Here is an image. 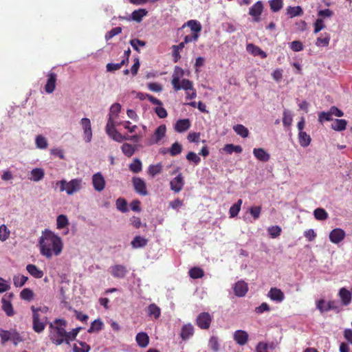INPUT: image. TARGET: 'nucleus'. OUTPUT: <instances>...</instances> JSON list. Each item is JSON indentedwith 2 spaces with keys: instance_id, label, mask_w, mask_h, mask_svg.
<instances>
[{
  "instance_id": "nucleus-1",
  "label": "nucleus",
  "mask_w": 352,
  "mask_h": 352,
  "mask_svg": "<svg viewBox=\"0 0 352 352\" xmlns=\"http://www.w3.org/2000/svg\"><path fill=\"white\" fill-rule=\"evenodd\" d=\"M40 253L47 258L58 256L63 250V243L61 238L49 230L42 232L38 241Z\"/></svg>"
},
{
  "instance_id": "nucleus-2",
  "label": "nucleus",
  "mask_w": 352,
  "mask_h": 352,
  "mask_svg": "<svg viewBox=\"0 0 352 352\" xmlns=\"http://www.w3.org/2000/svg\"><path fill=\"white\" fill-rule=\"evenodd\" d=\"M67 321L64 319L56 318L49 324V338L52 344L59 346L66 344L67 331H66Z\"/></svg>"
},
{
  "instance_id": "nucleus-3",
  "label": "nucleus",
  "mask_w": 352,
  "mask_h": 352,
  "mask_svg": "<svg viewBox=\"0 0 352 352\" xmlns=\"http://www.w3.org/2000/svg\"><path fill=\"white\" fill-rule=\"evenodd\" d=\"M32 311V329L37 333H42L48 323V319L46 313L48 311L47 307L36 308L34 306L31 307Z\"/></svg>"
},
{
  "instance_id": "nucleus-4",
  "label": "nucleus",
  "mask_w": 352,
  "mask_h": 352,
  "mask_svg": "<svg viewBox=\"0 0 352 352\" xmlns=\"http://www.w3.org/2000/svg\"><path fill=\"white\" fill-rule=\"evenodd\" d=\"M82 182L81 179H73L69 182L61 180L56 182V186H60V192L65 190L67 195H71L81 189Z\"/></svg>"
},
{
  "instance_id": "nucleus-5",
  "label": "nucleus",
  "mask_w": 352,
  "mask_h": 352,
  "mask_svg": "<svg viewBox=\"0 0 352 352\" xmlns=\"http://www.w3.org/2000/svg\"><path fill=\"white\" fill-rule=\"evenodd\" d=\"M212 322V317L208 312H201L196 319L197 325L201 329H208Z\"/></svg>"
},
{
  "instance_id": "nucleus-6",
  "label": "nucleus",
  "mask_w": 352,
  "mask_h": 352,
  "mask_svg": "<svg viewBox=\"0 0 352 352\" xmlns=\"http://www.w3.org/2000/svg\"><path fill=\"white\" fill-rule=\"evenodd\" d=\"M132 183L134 190L138 194L142 196H146L148 195L146 185L143 179L138 177H133L132 178Z\"/></svg>"
},
{
  "instance_id": "nucleus-7",
  "label": "nucleus",
  "mask_w": 352,
  "mask_h": 352,
  "mask_svg": "<svg viewBox=\"0 0 352 352\" xmlns=\"http://www.w3.org/2000/svg\"><path fill=\"white\" fill-rule=\"evenodd\" d=\"M263 11V4L262 1H258L249 10V14L253 17V21L259 22L261 21V15Z\"/></svg>"
},
{
  "instance_id": "nucleus-8",
  "label": "nucleus",
  "mask_w": 352,
  "mask_h": 352,
  "mask_svg": "<svg viewBox=\"0 0 352 352\" xmlns=\"http://www.w3.org/2000/svg\"><path fill=\"white\" fill-rule=\"evenodd\" d=\"M92 184L94 188L98 191H102L106 185V182L101 173H96L92 176Z\"/></svg>"
},
{
  "instance_id": "nucleus-9",
  "label": "nucleus",
  "mask_w": 352,
  "mask_h": 352,
  "mask_svg": "<svg viewBox=\"0 0 352 352\" xmlns=\"http://www.w3.org/2000/svg\"><path fill=\"white\" fill-rule=\"evenodd\" d=\"M109 272L114 278H123L126 275L128 270L123 265H114L110 267Z\"/></svg>"
},
{
  "instance_id": "nucleus-10",
  "label": "nucleus",
  "mask_w": 352,
  "mask_h": 352,
  "mask_svg": "<svg viewBox=\"0 0 352 352\" xmlns=\"http://www.w3.org/2000/svg\"><path fill=\"white\" fill-rule=\"evenodd\" d=\"M80 124L84 131V139L85 142H90L92 138V130L90 120L87 118H82Z\"/></svg>"
},
{
  "instance_id": "nucleus-11",
  "label": "nucleus",
  "mask_w": 352,
  "mask_h": 352,
  "mask_svg": "<svg viewBox=\"0 0 352 352\" xmlns=\"http://www.w3.org/2000/svg\"><path fill=\"white\" fill-rule=\"evenodd\" d=\"M166 127L164 124L159 126L150 140V144H158L166 135Z\"/></svg>"
},
{
  "instance_id": "nucleus-12",
  "label": "nucleus",
  "mask_w": 352,
  "mask_h": 352,
  "mask_svg": "<svg viewBox=\"0 0 352 352\" xmlns=\"http://www.w3.org/2000/svg\"><path fill=\"white\" fill-rule=\"evenodd\" d=\"M184 75V71L182 68L178 66H175L173 74L172 75V85L173 88H181L180 80Z\"/></svg>"
},
{
  "instance_id": "nucleus-13",
  "label": "nucleus",
  "mask_w": 352,
  "mask_h": 352,
  "mask_svg": "<svg viewBox=\"0 0 352 352\" xmlns=\"http://www.w3.org/2000/svg\"><path fill=\"white\" fill-rule=\"evenodd\" d=\"M345 232L341 228H335L329 233V240L335 244L340 243L344 238Z\"/></svg>"
},
{
  "instance_id": "nucleus-14",
  "label": "nucleus",
  "mask_w": 352,
  "mask_h": 352,
  "mask_svg": "<svg viewBox=\"0 0 352 352\" xmlns=\"http://www.w3.org/2000/svg\"><path fill=\"white\" fill-rule=\"evenodd\" d=\"M233 289L236 296L243 297L248 291V285L244 280H239L234 284Z\"/></svg>"
},
{
  "instance_id": "nucleus-15",
  "label": "nucleus",
  "mask_w": 352,
  "mask_h": 352,
  "mask_svg": "<svg viewBox=\"0 0 352 352\" xmlns=\"http://www.w3.org/2000/svg\"><path fill=\"white\" fill-rule=\"evenodd\" d=\"M184 186V177L181 173L173 178L170 182V189L175 192H180Z\"/></svg>"
},
{
  "instance_id": "nucleus-16",
  "label": "nucleus",
  "mask_w": 352,
  "mask_h": 352,
  "mask_svg": "<svg viewBox=\"0 0 352 352\" xmlns=\"http://www.w3.org/2000/svg\"><path fill=\"white\" fill-rule=\"evenodd\" d=\"M249 336L243 330H236L233 334L234 341L239 345H245L248 340Z\"/></svg>"
},
{
  "instance_id": "nucleus-17",
  "label": "nucleus",
  "mask_w": 352,
  "mask_h": 352,
  "mask_svg": "<svg viewBox=\"0 0 352 352\" xmlns=\"http://www.w3.org/2000/svg\"><path fill=\"white\" fill-rule=\"evenodd\" d=\"M267 296L271 300L278 302H282L285 298L284 293L277 287H272Z\"/></svg>"
},
{
  "instance_id": "nucleus-18",
  "label": "nucleus",
  "mask_w": 352,
  "mask_h": 352,
  "mask_svg": "<svg viewBox=\"0 0 352 352\" xmlns=\"http://www.w3.org/2000/svg\"><path fill=\"white\" fill-rule=\"evenodd\" d=\"M190 127V122L188 118L180 119L175 124V130L178 133H183Z\"/></svg>"
},
{
  "instance_id": "nucleus-19",
  "label": "nucleus",
  "mask_w": 352,
  "mask_h": 352,
  "mask_svg": "<svg viewBox=\"0 0 352 352\" xmlns=\"http://www.w3.org/2000/svg\"><path fill=\"white\" fill-rule=\"evenodd\" d=\"M254 157L259 161L266 162L270 159V155L262 148H255L253 149Z\"/></svg>"
},
{
  "instance_id": "nucleus-20",
  "label": "nucleus",
  "mask_w": 352,
  "mask_h": 352,
  "mask_svg": "<svg viewBox=\"0 0 352 352\" xmlns=\"http://www.w3.org/2000/svg\"><path fill=\"white\" fill-rule=\"evenodd\" d=\"M334 301H329L327 304L324 300H320L317 302V308L320 312L328 311L329 310L336 309L337 307Z\"/></svg>"
},
{
  "instance_id": "nucleus-21",
  "label": "nucleus",
  "mask_w": 352,
  "mask_h": 352,
  "mask_svg": "<svg viewBox=\"0 0 352 352\" xmlns=\"http://www.w3.org/2000/svg\"><path fill=\"white\" fill-rule=\"evenodd\" d=\"M1 303L2 309L6 313V316L8 317L13 316L14 315V311L10 300L6 299V297H3L1 299Z\"/></svg>"
},
{
  "instance_id": "nucleus-22",
  "label": "nucleus",
  "mask_w": 352,
  "mask_h": 352,
  "mask_svg": "<svg viewBox=\"0 0 352 352\" xmlns=\"http://www.w3.org/2000/svg\"><path fill=\"white\" fill-rule=\"evenodd\" d=\"M26 270L35 278H41L44 275L43 272L34 264L27 265Z\"/></svg>"
},
{
  "instance_id": "nucleus-23",
  "label": "nucleus",
  "mask_w": 352,
  "mask_h": 352,
  "mask_svg": "<svg viewBox=\"0 0 352 352\" xmlns=\"http://www.w3.org/2000/svg\"><path fill=\"white\" fill-rule=\"evenodd\" d=\"M246 50L249 53L253 54L254 56H261L263 58L267 57V54L265 52L252 43L248 44Z\"/></svg>"
},
{
  "instance_id": "nucleus-24",
  "label": "nucleus",
  "mask_w": 352,
  "mask_h": 352,
  "mask_svg": "<svg viewBox=\"0 0 352 352\" xmlns=\"http://www.w3.org/2000/svg\"><path fill=\"white\" fill-rule=\"evenodd\" d=\"M135 340L138 344L142 348L147 346L149 343L148 336L144 332L138 333L136 335Z\"/></svg>"
},
{
  "instance_id": "nucleus-25",
  "label": "nucleus",
  "mask_w": 352,
  "mask_h": 352,
  "mask_svg": "<svg viewBox=\"0 0 352 352\" xmlns=\"http://www.w3.org/2000/svg\"><path fill=\"white\" fill-rule=\"evenodd\" d=\"M339 296L344 305H348L351 301V293L345 288H341L339 291Z\"/></svg>"
},
{
  "instance_id": "nucleus-26",
  "label": "nucleus",
  "mask_w": 352,
  "mask_h": 352,
  "mask_svg": "<svg viewBox=\"0 0 352 352\" xmlns=\"http://www.w3.org/2000/svg\"><path fill=\"white\" fill-rule=\"evenodd\" d=\"M194 328L190 324H185L182 327L181 331V338L182 340H187L193 335Z\"/></svg>"
},
{
  "instance_id": "nucleus-27",
  "label": "nucleus",
  "mask_w": 352,
  "mask_h": 352,
  "mask_svg": "<svg viewBox=\"0 0 352 352\" xmlns=\"http://www.w3.org/2000/svg\"><path fill=\"white\" fill-rule=\"evenodd\" d=\"M148 243V240L140 236H136L131 242V245L135 249L145 247Z\"/></svg>"
},
{
  "instance_id": "nucleus-28",
  "label": "nucleus",
  "mask_w": 352,
  "mask_h": 352,
  "mask_svg": "<svg viewBox=\"0 0 352 352\" xmlns=\"http://www.w3.org/2000/svg\"><path fill=\"white\" fill-rule=\"evenodd\" d=\"M347 121L344 119H336L331 124V129L336 131H342L346 129Z\"/></svg>"
},
{
  "instance_id": "nucleus-29",
  "label": "nucleus",
  "mask_w": 352,
  "mask_h": 352,
  "mask_svg": "<svg viewBox=\"0 0 352 352\" xmlns=\"http://www.w3.org/2000/svg\"><path fill=\"white\" fill-rule=\"evenodd\" d=\"M147 314L151 317L153 316L155 319H157L160 316L161 309L155 303H152L147 307Z\"/></svg>"
},
{
  "instance_id": "nucleus-30",
  "label": "nucleus",
  "mask_w": 352,
  "mask_h": 352,
  "mask_svg": "<svg viewBox=\"0 0 352 352\" xmlns=\"http://www.w3.org/2000/svg\"><path fill=\"white\" fill-rule=\"evenodd\" d=\"M311 137L305 131H300L298 133V142L301 146L307 147L310 144Z\"/></svg>"
},
{
  "instance_id": "nucleus-31",
  "label": "nucleus",
  "mask_w": 352,
  "mask_h": 352,
  "mask_svg": "<svg viewBox=\"0 0 352 352\" xmlns=\"http://www.w3.org/2000/svg\"><path fill=\"white\" fill-rule=\"evenodd\" d=\"M129 170L133 173H138L142 170V164L140 159L134 158L129 165Z\"/></svg>"
},
{
  "instance_id": "nucleus-32",
  "label": "nucleus",
  "mask_w": 352,
  "mask_h": 352,
  "mask_svg": "<svg viewBox=\"0 0 352 352\" xmlns=\"http://www.w3.org/2000/svg\"><path fill=\"white\" fill-rule=\"evenodd\" d=\"M187 25L193 32V34H198L201 31V23L197 20H190L183 27Z\"/></svg>"
},
{
  "instance_id": "nucleus-33",
  "label": "nucleus",
  "mask_w": 352,
  "mask_h": 352,
  "mask_svg": "<svg viewBox=\"0 0 352 352\" xmlns=\"http://www.w3.org/2000/svg\"><path fill=\"white\" fill-rule=\"evenodd\" d=\"M90 350V346L86 342L82 341H77L76 344H74L73 351L74 352H89Z\"/></svg>"
},
{
  "instance_id": "nucleus-34",
  "label": "nucleus",
  "mask_w": 352,
  "mask_h": 352,
  "mask_svg": "<svg viewBox=\"0 0 352 352\" xmlns=\"http://www.w3.org/2000/svg\"><path fill=\"white\" fill-rule=\"evenodd\" d=\"M47 79L45 88H55L57 80V75L54 72L50 71L47 75Z\"/></svg>"
},
{
  "instance_id": "nucleus-35",
  "label": "nucleus",
  "mask_w": 352,
  "mask_h": 352,
  "mask_svg": "<svg viewBox=\"0 0 352 352\" xmlns=\"http://www.w3.org/2000/svg\"><path fill=\"white\" fill-rule=\"evenodd\" d=\"M148 12L145 9H138L136 10H134L131 14V19L140 22L142 20V18L145 16L147 14Z\"/></svg>"
},
{
  "instance_id": "nucleus-36",
  "label": "nucleus",
  "mask_w": 352,
  "mask_h": 352,
  "mask_svg": "<svg viewBox=\"0 0 352 352\" xmlns=\"http://www.w3.org/2000/svg\"><path fill=\"white\" fill-rule=\"evenodd\" d=\"M122 153L128 157H131L135 152V146L129 143H124L121 146Z\"/></svg>"
},
{
  "instance_id": "nucleus-37",
  "label": "nucleus",
  "mask_w": 352,
  "mask_h": 352,
  "mask_svg": "<svg viewBox=\"0 0 352 352\" xmlns=\"http://www.w3.org/2000/svg\"><path fill=\"white\" fill-rule=\"evenodd\" d=\"M44 170L42 168H34L31 171L32 177L30 178V179L34 182H38L44 177Z\"/></svg>"
},
{
  "instance_id": "nucleus-38",
  "label": "nucleus",
  "mask_w": 352,
  "mask_h": 352,
  "mask_svg": "<svg viewBox=\"0 0 352 352\" xmlns=\"http://www.w3.org/2000/svg\"><path fill=\"white\" fill-rule=\"evenodd\" d=\"M162 170V165L161 163H158L157 164L150 165L147 170V173L151 176L152 177L155 175L160 174Z\"/></svg>"
},
{
  "instance_id": "nucleus-39",
  "label": "nucleus",
  "mask_w": 352,
  "mask_h": 352,
  "mask_svg": "<svg viewBox=\"0 0 352 352\" xmlns=\"http://www.w3.org/2000/svg\"><path fill=\"white\" fill-rule=\"evenodd\" d=\"M287 14L289 15L291 18L301 16L303 14L302 9L300 6H298L296 7L289 6L287 8Z\"/></svg>"
},
{
  "instance_id": "nucleus-40",
  "label": "nucleus",
  "mask_w": 352,
  "mask_h": 352,
  "mask_svg": "<svg viewBox=\"0 0 352 352\" xmlns=\"http://www.w3.org/2000/svg\"><path fill=\"white\" fill-rule=\"evenodd\" d=\"M102 327L103 322L100 319H96L91 322L89 329L87 330V332L89 333L98 332L102 329Z\"/></svg>"
},
{
  "instance_id": "nucleus-41",
  "label": "nucleus",
  "mask_w": 352,
  "mask_h": 352,
  "mask_svg": "<svg viewBox=\"0 0 352 352\" xmlns=\"http://www.w3.org/2000/svg\"><path fill=\"white\" fill-rule=\"evenodd\" d=\"M189 276L193 279L200 278L204 276V270L197 267H194L189 270Z\"/></svg>"
},
{
  "instance_id": "nucleus-42",
  "label": "nucleus",
  "mask_w": 352,
  "mask_h": 352,
  "mask_svg": "<svg viewBox=\"0 0 352 352\" xmlns=\"http://www.w3.org/2000/svg\"><path fill=\"white\" fill-rule=\"evenodd\" d=\"M28 277L24 275H16L13 277V283L16 287H21L28 281Z\"/></svg>"
},
{
  "instance_id": "nucleus-43",
  "label": "nucleus",
  "mask_w": 352,
  "mask_h": 352,
  "mask_svg": "<svg viewBox=\"0 0 352 352\" xmlns=\"http://www.w3.org/2000/svg\"><path fill=\"white\" fill-rule=\"evenodd\" d=\"M34 294L33 291L29 288L23 289L20 293V297L21 299L27 301H31L33 300Z\"/></svg>"
},
{
  "instance_id": "nucleus-44",
  "label": "nucleus",
  "mask_w": 352,
  "mask_h": 352,
  "mask_svg": "<svg viewBox=\"0 0 352 352\" xmlns=\"http://www.w3.org/2000/svg\"><path fill=\"white\" fill-rule=\"evenodd\" d=\"M107 135L118 142H122L124 140H126V135H122L116 129L110 131Z\"/></svg>"
},
{
  "instance_id": "nucleus-45",
  "label": "nucleus",
  "mask_w": 352,
  "mask_h": 352,
  "mask_svg": "<svg viewBox=\"0 0 352 352\" xmlns=\"http://www.w3.org/2000/svg\"><path fill=\"white\" fill-rule=\"evenodd\" d=\"M233 129L236 134L239 135L242 138H247L249 135L248 129L242 124H236L234 126Z\"/></svg>"
},
{
  "instance_id": "nucleus-46",
  "label": "nucleus",
  "mask_w": 352,
  "mask_h": 352,
  "mask_svg": "<svg viewBox=\"0 0 352 352\" xmlns=\"http://www.w3.org/2000/svg\"><path fill=\"white\" fill-rule=\"evenodd\" d=\"M242 199H239L234 204H233L229 210L230 217H234L238 215L241 206L242 204Z\"/></svg>"
},
{
  "instance_id": "nucleus-47",
  "label": "nucleus",
  "mask_w": 352,
  "mask_h": 352,
  "mask_svg": "<svg viewBox=\"0 0 352 352\" xmlns=\"http://www.w3.org/2000/svg\"><path fill=\"white\" fill-rule=\"evenodd\" d=\"M314 214L315 218L320 221L326 220L328 218V213L324 209L321 208H316L314 212Z\"/></svg>"
},
{
  "instance_id": "nucleus-48",
  "label": "nucleus",
  "mask_w": 352,
  "mask_h": 352,
  "mask_svg": "<svg viewBox=\"0 0 352 352\" xmlns=\"http://www.w3.org/2000/svg\"><path fill=\"white\" fill-rule=\"evenodd\" d=\"M69 224L68 219L65 214H60L56 219L57 228L60 230L65 228Z\"/></svg>"
},
{
  "instance_id": "nucleus-49",
  "label": "nucleus",
  "mask_w": 352,
  "mask_h": 352,
  "mask_svg": "<svg viewBox=\"0 0 352 352\" xmlns=\"http://www.w3.org/2000/svg\"><path fill=\"white\" fill-rule=\"evenodd\" d=\"M182 151V145L176 142L172 144L170 148L168 149V152L171 156H175L180 154Z\"/></svg>"
},
{
  "instance_id": "nucleus-50",
  "label": "nucleus",
  "mask_w": 352,
  "mask_h": 352,
  "mask_svg": "<svg viewBox=\"0 0 352 352\" xmlns=\"http://www.w3.org/2000/svg\"><path fill=\"white\" fill-rule=\"evenodd\" d=\"M224 150L228 153L231 154L233 152L241 153L243 151L242 147L239 145H234L232 144H228L224 146Z\"/></svg>"
},
{
  "instance_id": "nucleus-51",
  "label": "nucleus",
  "mask_w": 352,
  "mask_h": 352,
  "mask_svg": "<svg viewBox=\"0 0 352 352\" xmlns=\"http://www.w3.org/2000/svg\"><path fill=\"white\" fill-rule=\"evenodd\" d=\"M324 37H318L316 39V45L320 46H328L330 42V35L327 33H324Z\"/></svg>"
},
{
  "instance_id": "nucleus-52",
  "label": "nucleus",
  "mask_w": 352,
  "mask_h": 352,
  "mask_svg": "<svg viewBox=\"0 0 352 352\" xmlns=\"http://www.w3.org/2000/svg\"><path fill=\"white\" fill-rule=\"evenodd\" d=\"M269 3L270 9L274 12L279 11L283 5V0H270Z\"/></svg>"
},
{
  "instance_id": "nucleus-53",
  "label": "nucleus",
  "mask_w": 352,
  "mask_h": 352,
  "mask_svg": "<svg viewBox=\"0 0 352 352\" xmlns=\"http://www.w3.org/2000/svg\"><path fill=\"white\" fill-rule=\"evenodd\" d=\"M124 64L125 59H122V60L119 63H108L106 66L107 71L109 72L117 71L120 69Z\"/></svg>"
},
{
  "instance_id": "nucleus-54",
  "label": "nucleus",
  "mask_w": 352,
  "mask_h": 352,
  "mask_svg": "<svg viewBox=\"0 0 352 352\" xmlns=\"http://www.w3.org/2000/svg\"><path fill=\"white\" fill-rule=\"evenodd\" d=\"M116 208L118 210L126 212L128 211L127 208V203L126 201L124 198H118L116 200Z\"/></svg>"
},
{
  "instance_id": "nucleus-55",
  "label": "nucleus",
  "mask_w": 352,
  "mask_h": 352,
  "mask_svg": "<svg viewBox=\"0 0 352 352\" xmlns=\"http://www.w3.org/2000/svg\"><path fill=\"white\" fill-rule=\"evenodd\" d=\"M80 327H77L75 329H73L71 331H67V344H70V341L74 340L76 338V336L79 331H80Z\"/></svg>"
},
{
  "instance_id": "nucleus-56",
  "label": "nucleus",
  "mask_w": 352,
  "mask_h": 352,
  "mask_svg": "<svg viewBox=\"0 0 352 352\" xmlns=\"http://www.w3.org/2000/svg\"><path fill=\"white\" fill-rule=\"evenodd\" d=\"M267 231L272 238H276L280 235L281 228L278 226H273L270 227Z\"/></svg>"
},
{
  "instance_id": "nucleus-57",
  "label": "nucleus",
  "mask_w": 352,
  "mask_h": 352,
  "mask_svg": "<svg viewBox=\"0 0 352 352\" xmlns=\"http://www.w3.org/2000/svg\"><path fill=\"white\" fill-rule=\"evenodd\" d=\"M208 345L214 352H217L219 349V344L217 337L212 336L209 340Z\"/></svg>"
},
{
  "instance_id": "nucleus-58",
  "label": "nucleus",
  "mask_w": 352,
  "mask_h": 352,
  "mask_svg": "<svg viewBox=\"0 0 352 352\" xmlns=\"http://www.w3.org/2000/svg\"><path fill=\"white\" fill-rule=\"evenodd\" d=\"M292 123V116L291 113L285 110L283 112V124L285 126H291Z\"/></svg>"
},
{
  "instance_id": "nucleus-59",
  "label": "nucleus",
  "mask_w": 352,
  "mask_h": 352,
  "mask_svg": "<svg viewBox=\"0 0 352 352\" xmlns=\"http://www.w3.org/2000/svg\"><path fill=\"white\" fill-rule=\"evenodd\" d=\"M36 144L38 148L41 149L46 148L48 145L47 140L42 135L36 136Z\"/></svg>"
},
{
  "instance_id": "nucleus-60",
  "label": "nucleus",
  "mask_w": 352,
  "mask_h": 352,
  "mask_svg": "<svg viewBox=\"0 0 352 352\" xmlns=\"http://www.w3.org/2000/svg\"><path fill=\"white\" fill-rule=\"evenodd\" d=\"M10 236V230L4 224L0 226V240L4 241L8 239Z\"/></svg>"
},
{
  "instance_id": "nucleus-61",
  "label": "nucleus",
  "mask_w": 352,
  "mask_h": 352,
  "mask_svg": "<svg viewBox=\"0 0 352 352\" xmlns=\"http://www.w3.org/2000/svg\"><path fill=\"white\" fill-rule=\"evenodd\" d=\"M12 336V331L4 330L0 328V337L2 344H5L6 342L10 340Z\"/></svg>"
},
{
  "instance_id": "nucleus-62",
  "label": "nucleus",
  "mask_w": 352,
  "mask_h": 352,
  "mask_svg": "<svg viewBox=\"0 0 352 352\" xmlns=\"http://www.w3.org/2000/svg\"><path fill=\"white\" fill-rule=\"evenodd\" d=\"M122 32V28L120 27H116L107 32L105 34V39L107 41L110 40L116 35H118Z\"/></svg>"
},
{
  "instance_id": "nucleus-63",
  "label": "nucleus",
  "mask_w": 352,
  "mask_h": 352,
  "mask_svg": "<svg viewBox=\"0 0 352 352\" xmlns=\"http://www.w3.org/2000/svg\"><path fill=\"white\" fill-rule=\"evenodd\" d=\"M121 110V105L119 103H114L111 105L110 108V111L109 116H111L117 118L118 116V113Z\"/></svg>"
},
{
  "instance_id": "nucleus-64",
  "label": "nucleus",
  "mask_w": 352,
  "mask_h": 352,
  "mask_svg": "<svg viewBox=\"0 0 352 352\" xmlns=\"http://www.w3.org/2000/svg\"><path fill=\"white\" fill-rule=\"evenodd\" d=\"M186 159L192 162L195 164H198L201 162V158L194 152L190 151L186 155Z\"/></svg>"
}]
</instances>
